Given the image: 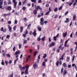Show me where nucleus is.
<instances>
[{
  "mask_svg": "<svg viewBox=\"0 0 77 77\" xmlns=\"http://www.w3.org/2000/svg\"><path fill=\"white\" fill-rule=\"evenodd\" d=\"M58 10V8H55V9L54 10V12H57Z\"/></svg>",
  "mask_w": 77,
  "mask_h": 77,
  "instance_id": "41",
  "label": "nucleus"
},
{
  "mask_svg": "<svg viewBox=\"0 0 77 77\" xmlns=\"http://www.w3.org/2000/svg\"><path fill=\"white\" fill-rule=\"evenodd\" d=\"M12 60H10L9 61V62L8 63L9 64H11V63H12Z\"/></svg>",
  "mask_w": 77,
  "mask_h": 77,
  "instance_id": "64",
  "label": "nucleus"
},
{
  "mask_svg": "<svg viewBox=\"0 0 77 77\" xmlns=\"http://www.w3.org/2000/svg\"><path fill=\"white\" fill-rule=\"evenodd\" d=\"M51 8L50 7H49V11L50 12H51Z\"/></svg>",
  "mask_w": 77,
  "mask_h": 77,
  "instance_id": "63",
  "label": "nucleus"
},
{
  "mask_svg": "<svg viewBox=\"0 0 77 77\" xmlns=\"http://www.w3.org/2000/svg\"><path fill=\"white\" fill-rule=\"evenodd\" d=\"M62 9V6H61L59 8V10H61Z\"/></svg>",
  "mask_w": 77,
  "mask_h": 77,
  "instance_id": "62",
  "label": "nucleus"
},
{
  "mask_svg": "<svg viewBox=\"0 0 77 77\" xmlns=\"http://www.w3.org/2000/svg\"><path fill=\"white\" fill-rule=\"evenodd\" d=\"M4 4L5 6H6L7 5V3H6V1H5L4 2Z\"/></svg>",
  "mask_w": 77,
  "mask_h": 77,
  "instance_id": "45",
  "label": "nucleus"
},
{
  "mask_svg": "<svg viewBox=\"0 0 77 77\" xmlns=\"http://www.w3.org/2000/svg\"><path fill=\"white\" fill-rule=\"evenodd\" d=\"M40 14L41 16H43V15H44V12H43V11H40Z\"/></svg>",
  "mask_w": 77,
  "mask_h": 77,
  "instance_id": "31",
  "label": "nucleus"
},
{
  "mask_svg": "<svg viewBox=\"0 0 77 77\" xmlns=\"http://www.w3.org/2000/svg\"><path fill=\"white\" fill-rule=\"evenodd\" d=\"M8 1V3L9 4V5L12 4V2L11 1V0H7Z\"/></svg>",
  "mask_w": 77,
  "mask_h": 77,
  "instance_id": "26",
  "label": "nucleus"
},
{
  "mask_svg": "<svg viewBox=\"0 0 77 77\" xmlns=\"http://www.w3.org/2000/svg\"><path fill=\"white\" fill-rule=\"evenodd\" d=\"M63 38H65L66 36V35H67V32H66L65 33H63Z\"/></svg>",
  "mask_w": 77,
  "mask_h": 77,
  "instance_id": "10",
  "label": "nucleus"
},
{
  "mask_svg": "<svg viewBox=\"0 0 77 77\" xmlns=\"http://www.w3.org/2000/svg\"><path fill=\"white\" fill-rule=\"evenodd\" d=\"M8 24H11V21H9L8 22Z\"/></svg>",
  "mask_w": 77,
  "mask_h": 77,
  "instance_id": "49",
  "label": "nucleus"
},
{
  "mask_svg": "<svg viewBox=\"0 0 77 77\" xmlns=\"http://www.w3.org/2000/svg\"><path fill=\"white\" fill-rule=\"evenodd\" d=\"M16 48V47L15 46H14V48H13V50L14 51H15V48Z\"/></svg>",
  "mask_w": 77,
  "mask_h": 77,
  "instance_id": "51",
  "label": "nucleus"
},
{
  "mask_svg": "<svg viewBox=\"0 0 77 77\" xmlns=\"http://www.w3.org/2000/svg\"><path fill=\"white\" fill-rule=\"evenodd\" d=\"M40 24L41 26H43L44 24V23L43 22H40Z\"/></svg>",
  "mask_w": 77,
  "mask_h": 77,
  "instance_id": "27",
  "label": "nucleus"
},
{
  "mask_svg": "<svg viewBox=\"0 0 77 77\" xmlns=\"http://www.w3.org/2000/svg\"><path fill=\"white\" fill-rule=\"evenodd\" d=\"M57 17H58V16L56 14L55 15L54 17V18H57Z\"/></svg>",
  "mask_w": 77,
  "mask_h": 77,
  "instance_id": "56",
  "label": "nucleus"
},
{
  "mask_svg": "<svg viewBox=\"0 0 77 77\" xmlns=\"http://www.w3.org/2000/svg\"><path fill=\"white\" fill-rule=\"evenodd\" d=\"M41 38L40 37H38L37 38V40L38 41H41Z\"/></svg>",
  "mask_w": 77,
  "mask_h": 77,
  "instance_id": "38",
  "label": "nucleus"
},
{
  "mask_svg": "<svg viewBox=\"0 0 77 77\" xmlns=\"http://www.w3.org/2000/svg\"><path fill=\"white\" fill-rule=\"evenodd\" d=\"M33 68L34 69H35L38 68V65L36 64V63L35 62L33 64Z\"/></svg>",
  "mask_w": 77,
  "mask_h": 77,
  "instance_id": "4",
  "label": "nucleus"
},
{
  "mask_svg": "<svg viewBox=\"0 0 77 77\" xmlns=\"http://www.w3.org/2000/svg\"><path fill=\"white\" fill-rule=\"evenodd\" d=\"M68 22H69V19L68 18H66V21H64V23H67Z\"/></svg>",
  "mask_w": 77,
  "mask_h": 77,
  "instance_id": "22",
  "label": "nucleus"
},
{
  "mask_svg": "<svg viewBox=\"0 0 77 77\" xmlns=\"http://www.w3.org/2000/svg\"><path fill=\"white\" fill-rule=\"evenodd\" d=\"M59 61H57L56 63V65L57 66H59Z\"/></svg>",
  "mask_w": 77,
  "mask_h": 77,
  "instance_id": "39",
  "label": "nucleus"
},
{
  "mask_svg": "<svg viewBox=\"0 0 77 77\" xmlns=\"http://www.w3.org/2000/svg\"><path fill=\"white\" fill-rule=\"evenodd\" d=\"M73 20H75V19H76V15L74 14V15H73Z\"/></svg>",
  "mask_w": 77,
  "mask_h": 77,
  "instance_id": "19",
  "label": "nucleus"
},
{
  "mask_svg": "<svg viewBox=\"0 0 77 77\" xmlns=\"http://www.w3.org/2000/svg\"><path fill=\"white\" fill-rule=\"evenodd\" d=\"M19 49H20L21 48V45L20 44L19 45Z\"/></svg>",
  "mask_w": 77,
  "mask_h": 77,
  "instance_id": "55",
  "label": "nucleus"
},
{
  "mask_svg": "<svg viewBox=\"0 0 77 77\" xmlns=\"http://www.w3.org/2000/svg\"><path fill=\"white\" fill-rule=\"evenodd\" d=\"M50 12H49V11H48V12H47L46 13V14H45V15H48V14H50Z\"/></svg>",
  "mask_w": 77,
  "mask_h": 77,
  "instance_id": "52",
  "label": "nucleus"
},
{
  "mask_svg": "<svg viewBox=\"0 0 77 77\" xmlns=\"http://www.w3.org/2000/svg\"><path fill=\"white\" fill-rule=\"evenodd\" d=\"M25 33L26 35H27L28 33V31H27V30H26V31L25 32Z\"/></svg>",
  "mask_w": 77,
  "mask_h": 77,
  "instance_id": "50",
  "label": "nucleus"
},
{
  "mask_svg": "<svg viewBox=\"0 0 77 77\" xmlns=\"http://www.w3.org/2000/svg\"><path fill=\"white\" fill-rule=\"evenodd\" d=\"M14 14L18 16L19 15V14H20V13L19 12H16L15 13H14Z\"/></svg>",
  "mask_w": 77,
  "mask_h": 77,
  "instance_id": "23",
  "label": "nucleus"
},
{
  "mask_svg": "<svg viewBox=\"0 0 77 77\" xmlns=\"http://www.w3.org/2000/svg\"><path fill=\"white\" fill-rule=\"evenodd\" d=\"M30 5H31L30 3H27V6H30Z\"/></svg>",
  "mask_w": 77,
  "mask_h": 77,
  "instance_id": "57",
  "label": "nucleus"
},
{
  "mask_svg": "<svg viewBox=\"0 0 77 77\" xmlns=\"http://www.w3.org/2000/svg\"><path fill=\"white\" fill-rule=\"evenodd\" d=\"M29 68V65H26L25 67L26 69H28Z\"/></svg>",
  "mask_w": 77,
  "mask_h": 77,
  "instance_id": "40",
  "label": "nucleus"
},
{
  "mask_svg": "<svg viewBox=\"0 0 77 77\" xmlns=\"http://www.w3.org/2000/svg\"><path fill=\"white\" fill-rule=\"evenodd\" d=\"M44 20L43 18H41L40 19V22H44Z\"/></svg>",
  "mask_w": 77,
  "mask_h": 77,
  "instance_id": "32",
  "label": "nucleus"
},
{
  "mask_svg": "<svg viewBox=\"0 0 77 77\" xmlns=\"http://www.w3.org/2000/svg\"><path fill=\"white\" fill-rule=\"evenodd\" d=\"M56 38H57L56 36H54L53 37L54 40V41H56Z\"/></svg>",
  "mask_w": 77,
  "mask_h": 77,
  "instance_id": "46",
  "label": "nucleus"
},
{
  "mask_svg": "<svg viewBox=\"0 0 77 77\" xmlns=\"http://www.w3.org/2000/svg\"><path fill=\"white\" fill-rule=\"evenodd\" d=\"M31 26V24H29L27 26V29H30V27Z\"/></svg>",
  "mask_w": 77,
  "mask_h": 77,
  "instance_id": "36",
  "label": "nucleus"
},
{
  "mask_svg": "<svg viewBox=\"0 0 77 77\" xmlns=\"http://www.w3.org/2000/svg\"><path fill=\"white\" fill-rule=\"evenodd\" d=\"M64 55H65V54L62 55L61 57L59 59L60 61L61 60H63V56H64Z\"/></svg>",
  "mask_w": 77,
  "mask_h": 77,
  "instance_id": "15",
  "label": "nucleus"
},
{
  "mask_svg": "<svg viewBox=\"0 0 77 77\" xmlns=\"http://www.w3.org/2000/svg\"><path fill=\"white\" fill-rule=\"evenodd\" d=\"M6 9L7 11H11L12 10V7L11 6H8Z\"/></svg>",
  "mask_w": 77,
  "mask_h": 77,
  "instance_id": "5",
  "label": "nucleus"
},
{
  "mask_svg": "<svg viewBox=\"0 0 77 77\" xmlns=\"http://www.w3.org/2000/svg\"><path fill=\"white\" fill-rule=\"evenodd\" d=\"M18 60V58H17V59L14 60V64H15L16 63V62H17V60Z\"/></svg>",
  "mask_w": 77,
  "mask_h": 77,
  "instance_id": "42",
  "label": "nucleus"
},
{
  "mask_svg": "<svg viewBox=\"0 0 77 77\" xmlns=\"http://www.w3.org/2000/svg\"><path fill=\"white\" fill-rule=\"evenodd\" d=\"M29 69H26L25 71V74H29Z\"/></svg>",
  "mask_w": 77,
  "mask_h": 77,
  "instance_id": "13",
  "label": "nucleus"
},
{
  "mask_svg": "<svg viewBox=\"0 0 77 77\" xmlns=\"http://www.w3.org/2000/svg\"><path fill=\"white\" fill-rule=\"evenodd\" d=\"M19 67L20 69L22 70V71L25 69V66H23V67H22L21 65H20Z\"/></svg>",
  "mask_w": 77,
  "mask_h": 77,
  "instance_id": "8",
  "label": "nucleus"
},
{
  "mask_svg": "<svg viewBox=\"0 0 77 77\" xmlns=\"http://www.w3.org/2000/svg\"><path fill=\"white\" fill-rule=\"evenodd\" d=\"M74 44H75V45H76V46L75 48V51H76V50H77V42H75L74 43Z\"/></svg>",
  "mask_w": 77,
  "mask_h": 77,
  "instance_id": "17",
  "label": "nucleus"
},
{
  "mask_svg": "<svg viewBox=\"0 0 77 77\" xmlns=\"http://www.w3.org/2000/svg\"><path fill=\"white\" fill-rule=\"evenodd\" d=\"M67 73V71H66V70H64V72L63 73V75H66Z\"/></svg>",
  "mask_w": 77,
  "mask_h": 77,
  "instance_id": "12",
  "label": "nucleus"
},
{
  "mask_svg": "<svg viewBox=\"0 0 77 77\" xmlns=\"http://www.w3.org/2000/svg\"><path fill=\"white\" fill-rule=\"evenodd\" d=\"M32 2H33L34 3H36V0H31Z\"/></svg>",
  "mask_w": 77,
  "mask_h": 77,
  "instance_id": "33",
  "label": "nucleus"
},
{
  "mask_svg": "<svg viewBox=\"0 0 77 77\" xmlns=\"http://www.w3.org/2000/svg\"><path fill=\"white\" fill-rule=\"evenodd\" d=\"M4 29V27L1 28V32H4V33H6L7 31V29L6 28H5Z\"/></svg>",
  "mask_w": 77,
  "mask_h": 77,
  "instance_id": "3",
  "label": "nucleus"
},
{
  "mask_svg": "<svg viewBox=\"0 0 77 77\" xmlns=\"http://www.w3.org/2000/svg\"><path fill=\"white\" fill-rule=\"evenodd\" d=\"M70 51H71V53H70V54H72V53H73V51H73V48H71L70 49Z\"/></svg>",
  "mask_w": 77,
  "mask_h": 77,
  "instance_id": "25",
  "label": "nucleus"
},
{
  "mask_svg": "<svg viewBox=\"0 0 77 77\" xmlns=\"http://www.w3.org/2000/svg\"><path fill=\"white\" fill-rule=\"evenodd\" d=\"M37 53L38 52H36V51L34 52L33 54V56H36V54H37Z\"/></svg>",
  "mask_w": 77,
  "mask_h": 77,
  "instance_id": "37",
  "label": "nucleus"
},
{
  "mask_svg": "<svg viewBox=\"0 0 77 77\" xmlns=\"http://www.w3.org/2000/svg\"><path fill=\"white\" fill-rule=\"evenodd\" d=\"M66 61L68 62H69V61L70 60V59L69 58V57H67L66 60Z\"/></svg>",
  "mask_w": 77,
  "mask_h": 77,
  "instance_id": "20",
  "label": "nucleus"
},
{
  "mask_svg": "<svg viewBox=\"0 0 77 77\" xmlns=\"http://www.w3.org/2000/svg\"><path fill=\"white\" fill-rule=\"evenodd\" d=\"M13 2L14 3V8H17V2H16L15 0H13Z\"/></svg>",
  "mask_w": 77,
  "mask_h": 77,
  "instance_id": "2",
  "label": "nucleus"
},
{
  "mask_svg": "<svg viewBox=\"0 0 77 77\" xmlns=\"http://www.w3.org/2000/svg\"><path fill=\"white\" fill-rule=\"evenodd\" d=\"M42 76L43 77H45V73H44L42 74Z\"/></svg>",
  "mask_w": 77,
  "mask_h": 77,
  "instance_id": "61",
  "label": "nucleus"
},
{
  "mask_svg": "<svg viewBox=\"0 0 77 77\" xmlns=\"http://www.w3.org/2000/svg\"><path fill=\"white\" fill-rule=\"evenodd\" d=\"M16 28H17V26H14L13 28V29L15 31L16 30Z\"/></svg>",
  "mask_w": 77,
  "mask_h": 77,
  "instance_id": "35",
  "label": "nucleus"
},
{
  "mask_svg": "<svg viewBox=\"0 0 77 77\" xmlns=\"http://www.w3.org/2000/svg\"><path fill=\"white\" fill-rule=\"evenodd\" d=\"M22 9L23 11H25V10H26V7L24 6L23 7Z\"/></svg>",
  "mask_w": 77,
  "mask_h": 77,
  "instance_id": "54",
  "label": "nucleus"
},
{
  "mask_svg": "<svg viewBox=\"0 0 77 77\" xmlns=\"http://www.w3.org/2000/svg\"><path fill=\"white\" fill-rule=\"evenodd\" d=\"M29 53H30L31 54L32 53V49H29Z\"/></svg>",
  "mask_w": 77,
  "mask_h": 77,
  "instance_id": "59",
  "label": "nucleus"
},
{
  "mask_svg": "<svg viewBox=\"0 0 77 77\" xmlns=\"http://www.w3.org/2000/svg\"><path fill=\"white\" fill-rule=\"evenodd\" d=\"M26 2H27V0H24L22 3L23 5H24L25 3H26Z\"/></svg>",
  "mask_w": 77,
  "mask_h": 77,
  "instance_id": "30",
  "label": "nucleus"
},
{
  "mask_svg": "<svg viewBox=\"0 0 77 77\" xmlns=\"http://www.w3.org/2000/svg\"><path fill=\"white\" fill-rule=\"evenodd\" d=\"M54 45H55V43H54V42H52L51 44L49 45V47H51L53 46H54Z\"/></svg>",
  "mask_w": 77,
  "mask_h": 77,
  "instance_id": "7",
  "label": "nucleus"
},
{
  "mask_svg": "<svg viewBox=\"0 0 77 77\" xmlns=\"http://www.w3.org/2000/svg\"><path fill=\"white\" fill-rule=\"evenodd\" d=\"M20 33H22V32H23V27L22 26L20 27Z\"/></svg>",
  "mask_w": 77,
  "mask_h": 77,
  "instance_id": "14",
  "label": "nucleus"
},
{
  "mask_svg": "<svg viewBox=\"0 0 77 77\" xmlns=\"http://www.w3.org/2000/svg\"><path fill=\"white\" fill-rule=\"evenodd\" d=\"M18 23V21L17 20H15L14 21V24H17Z\"/></svg>",
  "mask_w": 77,
  "mask_h": 77,
  "instance_id": "43",
  "label": "nucleus"
},
{
  "mask_svg": "<svg viewBox=\"0 0 77 77\" xmlns=\"http://www.w3.org/2000/svg\"><path fill=\"white\" fill-rule=\"evenodd\" d=\"M32 34L34 37H36V35H37V33H36V31L34 30V32L32 33Z\"/></svg>",
  "mask_w": 77,
  "mask_h": 77,
  "instance_id": "6",
  "label": "nucleus"
},
{
  "mask_svg": "<svg viewBox=\"0 0 77 77\" xmlns=\"http://www.w3.org/2000/svg\"><path fill=\"white\" fill-rule=\"evenodd\" d=\"M44 56L43 57V59H45V57H47V54H44Z\"/></svg>",
  "mask_w": 77,
  "mask_h": 77,
  "instance_id": "21",
  "label": "nucleus"
},
{
  "mask_svg": "<svg viewBox=\"0 0 77 77\" xmlns=\"http://www.w3.org/2000/svg\"><path fill=\"white\" fill-rule=\"evenodd\" d=\"M63 66L64 67V68H66L67 66V65L66 64V63H64L63 64Z\"/></svg>",
  "mask_w": 77,
  "mask_h": 77,
  "instance_id": "18",
  "label": "nucleus"
},
{
  "mask_svg": "<svg viewBox=\"0 0 77 77\" xmlns=\"http://www.w3.org/2000/svg\"><path fill=\"white\" fill-rule=\"evenodd\" d=\"M63 72V68L62 67L61 69V73L62 74Z\"/></svg>",
  "mask_w": 77,
  "mask_h": 77,
  "instance_id": "34",
  "label": "nucleus"
},
{
  "mask_svg": "<svg viewBox=\"0 0 77 77\" xmlns=\"http://www.w3.org/2000/svg\"><path fill=\"white\" fill-rule=\"evenodd\" d=\"M40 27V26H38L37 28L38 31H41V30H42V29H41V28L39 27Z\"/></svg>",
  "mask_w": 77,
  "mask_h": 77,
  "instance_id": "16",
  "label": "nucleus"
},
{
  "mask_svg": "<svg viewBox=\"0 0 77 77\" xmlns=\"http://www.w3.org/2000/svg\"><path fill=\"white\" fill-rule=\"evenodd\" d=\"M5 63L6 65V66H8V63H9V62H8V61H6L5 62Z\"/></svg>",
  "mask_w": 77,
  "mask_h": 77,
  "instance_id": "44",
  "label": "nucleus"
},
{
  "mask_svg": "<svg viewBox=\"0 0 77 77\" xmlns=\"http://www.w3.org/2000/svg\"><path fill=\"white\" fill-rule=\"evenodd\" d=\"M20 53V51H18L15 52L14 55H18V54H19Z\"/></svg>",
  "mask_w": 77,
  "mask_h": 77,
  "instance_id": "11",
  "label": "nucleus"
},
{
  "mask_svg": "<svg viewBox=\"0 0 77 77\" xmlns=\"http://www.w3.org/2000/svg\"><path fill=\"white\" fill-rule=\"evenodd\" d=\"M21 1H20L19 2L18 5L21 6Z\"/></svg>",
  "mask_w": 77,
  "mask_h": 77,
  "instance_id": "53",
  "label": "nucleus"
},
{
  "mask_svg": "<svg viewBox=\"0 0 77 77\" xmlns=\"http://www.w3.org/2000/svg\"><path fill=\"white\" fill-rule=\"evenodd\" d=\"M48 21L47 20H45L44 22V24H47V23H48Z\"/></svg>",
  "mask_w": 77,
  "mask_h": 77,
  "instance_id": "58",
  "label": "nucleus"
},
{
  "mask_svg": "<svg viewBox=\"0 0 77 77\" xmlns=\"http://www.w3.org/2000/svg\"><path fill=\"white\" fill-rule=\"evenodd\" d=\"M42 66H43L44 67V66H45V62H43L42 63Z\"/></svg>",
  "mask_w": 77,
  "mask_h": 77,
  "instance_id": "28",
  "label": "nucleus"
},
{
  "mask_svg": "<svg viewBox=\"0 0 77 77\" xmlns=\"http://www.w3.org/2000/svg\"><path fill=\"white\" fill-rule=\"evenodd\" d=\"M26 43H27V40H26L23 41V44H26Z\"/></svg>",
  "mask_w": 77,
  "mask_h": 77,
  "instance_id": "47",
  "label": "nucleus"
},
{
  "mask_svg": "<svg viewBox=\"0 0 77 77\" xmlns=\"http://www.w3.org/2000/svg\"><path fill=\"white\" fill-rule=\"evenodd\" d=\"M6 56H7L8 57H11V55H10V54H6Z\"/></svg>",
  "mask_w": 77,
  "mask_h": 77,
  "instance_id": "48",
  "label": "nucleus"
},
{
  "mask_svg": "<svg viewBox=\"0 0 77 77\" xmlns=\"http://www.w3.org/2000/svg\"><path fill=\"white\" fill-rule=\"evenodd\" d=\"M45 36L41 38V40L43 41H45Z\"/></svg>",
  "mask_w": 77,
  "mask_h": 77,
  "instance_id": "29",
  "label": "nucleus"
},
{
  "mask_svg": "<svg viewBox=\"0 0 77 77\" xmlns=\"http://www.w3.org/2000/svg\"><path fill=\"white\" fill-rule=\"evenodd\" d=\"M69 6H71V5H72V2H71L69 3Z\"/></svg>",
  "mask_w": 77,
  "mask_h": 77,
  "instance_id": "60",
  "label": "nucleus"
},
{
  "mask_svg": "<svg viewBox=\"0 0 77 77\" xmlns=\"http://www.w3.org/2000/svg\"><path fill=\"white\" fill-rule=\"evenodd\" d=\"M35 9L33 11V13L34 15H36L37 14V11H38V9H39L40 11H42V8L40 6H38L36 7V6H35Z\"/></svg>",
  "mask_w": 77,
  "mask_h": 77,
  "instance_id": "1",
  "label": "nucleus"
},
{
  "mask_svg": "<svg viewBox=\"0 0 77 77\" xmlns=\"http://www.w3.org/2000/svg\"><path fill=\"white\" fill-rule=\"evenodd\" d=\"M8 27L9 29V30L10 31V32H12V31L11 30L12 29V28L11 27L10 25H8Z\"/></svg>",
  "mask_w": 77,
  "mask_h": 77,
  "instance_id": "9",
  "label": "nucleus"
},
{
  "mask_svg": "<svg viewBox=\"0 0 77 77\" xmlns=\"http://www.w3.org/2000/svg\"><path fill=\"white\" fill-rule=\"evenodd\" d=\"M63 45V43L61 44L59 46L58 48H61L62 47Z\"/></svg>",
  "mask_w": 77,
  "mask_h": 77,
  "instance_id": "24",
  "label": "nucleus"
}]
</instances>
